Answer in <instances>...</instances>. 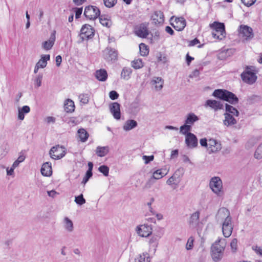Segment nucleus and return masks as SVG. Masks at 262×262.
I'll return each mask as SVG.
<instances>
[{
  "mask_svg": "<svg viewBox=\"0 0 262 262\" xmlns=\"http://www.w3.org/2000/svg\"><path fill=\"white\" fill-rule=\"evenodd\" d=\"M212 96L221 100L235 105L238 102V99L233 93L224 89H216L214 91Z\"/></svg>",
  "mask_w": 262,
  "mask_h": 262,
  "instance_id": "1",
  "label": "nucleus"
},
{
  "mask_svg": "<svg viewBox=\"0 0 262 262\" xmlns=\"http://www.w3.org/2000/svg\"><path fill=\"white\" fill-rule=\"evenodd\" d=\"M226 245V239L220 238L215 242L211 246V256L214 261L220 260Z\"/></svg>",
  "mask_w": 262,
  "mask_h": 262,
  "instance_id": "2",
  "label": "nucleus"
},
{
  "mask_svg": "<svg viewBox=\"0 0 262 262\" xmlns=\"http://www.w3.org/2000/svg\"><path fill=\"white\" fill-rule=\"evenodd\" d=\"M209 186L212 191L219 196L223 194L222 181L220 178L214 177L210 181Z\"/></svg>",
  "mask_w": 262,
  "mask_h": 262,
  "instance_id": "3",
  "label": "nucleus"
},
{
  "mask_svg": "<svg viewBox=\"0 0 262 262\" xmlns=\"http://www.w3.org/2000/svg\"><path fill=\"white\" fill-rule=\"evenodd\" d=\"M66 154V148L59 145L52 147L49 151L51 158L55 160L61 159L65 156Z\"/></svg>",
  "mask_w": 262,
  "mask_h": 262,
  "instance_id": "4",
  "label": "nucleus"
},
{
  "mask_svg": "<svg viewBox=\"0 0 262 262\" xmlns=\"http://www.w3.org/2000/svg\"><path fill=\"white\" fill-rule=\"evenodd\" d=\"M95 34L94 28L88 24L83 25L81 30L80 36L82 40H88L92 38Z\"/></svg>",
  "mask_w": 262,
  "mask_h": 262,
  "instance_id": "5",
  "label": "nucleus"
},
{
  "mask_svg": "<svg viewBox=\"0 0 262 262\" xmlns=\"http://www.w3.org/2000/svg\"><path fill=\"white\" fill-rule=\"evenodd\" d=\"M221 225L223 235L225 237H229L231 235L233 229L232 218L226 219L222 222Z\"/></svg>",
  "mask_w": 262,
  "mask_h": 262,
  "instance_id": "6",
  "label": "nucleus"
},
{
  "mask_svg": "<svg viewBox=\"0 0 262 262\" xmlns=\"http://www.w3.org/2000/svg\"><path fill=\"white\" fill-rule=\"evenodd\" d=\"M100 14V10L96 6H88L85 8L84 15L89 19H95Z\"/></svg>",
  "mask_w": 262,
  "mask_h": 262,
  "instance_id": "7",
  "label": "nucleus"
},
{
  "mask_svg": "<svg viewBox=\"0 0 262 262\" xmlns=\"http://www.w3.org/2000/svg\"><path fill=\"white\" fill-rule=\"evenodd\" d=\"M239 35L246 40H251L254 37L252 29L247 26L242 25L238 29Z\"/></svg>",
  "mask_w": 262,
  "mask_h": 262,
  "instance_id": "8",
  "label": "nucleus"
},
{
  "mask_svg": "<svg viewBox=\"0 0 262 262\" xmlns=\"http://www.w3.org/2000/svg\"><path fill=\"white\" fill-rule=\"evenodd\" d=\"M103 56L107 61H115L117 59L118 52L114 49L107 47L103 51Z\"/></svg>",
  "mask_w": 262,
  "mask_h": 262,
  "instance_id": "9",
  "label": "nucleus"
},
{
  "mask_svg": "<svg viewBox=\"0 0 262 262\" xmlns=\"http://www.w3.org/2000/svg\"><path fill=\"white\" fill-rule=\"evenodd\" d=\"M152 231L151 226L146 224L138 226L136 228L137 233L142 237H148L151 234Z\"/></svg>",
  "mask_w": 262,
  "mask_h": 262,
  "instance_id": "10",
  "label": "nucleus"
},
{
  "mask_svg": "<svg viewBox=\"0 0 262 262\" xmlns=\"http://www.w3.org/2000/svg\"><path fill=\"white\" fill-rule=\"evenodd\" d=\"M222 149V145L220 142H218L214 139H210L208 140V146L207 151L208 154L216 152Z\"/></svg>",
  "mask_w": 262,
  "mask_h": 262,
  "instance_id": "11",
  "label": "nucleus"
},
{
  "mask_svg": "<svg viewBox=\"0 0 262 262\" xmlns=\"http://www.w3.org/2000/svg\"><path fill=\"white\" fill-rule=\"evenodd\" d=\"M135 34L141 38H146L149 34L148 25L146 24H141L135 28Z\"/></svg>",
  "mask_w": 262,
  "mask_h": 262,
  "instance_id": "12",
  "label": "nucleus"
},
{
  "mask_svg": "<svg viewBox=\"0 0 262 262\" xmlns=\"http://www.w3.org/2000/svg\"><path fill=\"white\" fill-rule=\"evenodd\" d=\"M185 143L189 148H194L198 145V139L195 135L188 133L185 136Z\"/></svg>",
  "mask_w": 262,
  "mask_h": 262,
  "instance_id": "13",
  "label": "nucleus"
},
{
  "mask_svg": "<svg viewBox=\"0 0 262 262\" xmlns=\"http://www.w3.org/2000/svg\"><path fill=\"white\" fill-rule=\"evenodd\" d=\"M241 78L243 81L249 84L254 83L257 79L255 74L249 71L243 72L241 74Z\"/></svg>",
  "mask_w": 262,
  "mask_h": 262,
  "instance_id": "14",
  "label": "nucleus"
},
{
  "mask_svg": "<svg viewBox=\"0 0 262 262\" xmlns=\"http://www.w3.org/2000/svg\"><path fill=\"white\" fill-rule=\"evenodd\" d=\"M205 106L209 107L214 111L223 110L224 108V105L221 101L211 99L207 100L206 101Z\"/></svg>",
  "mask_w": 262,
  "mask_h": 262,
  "instance_id": "15",
  "label": "nucleus"
},
{
  "mask_svg": "<svg viewBox=\"0 0 262 262\" xmlns=\"http://www.w3.org/2000/svg\"><path fill=\"white\" fill-rule=\"evenodd\" d=\"M110 110L114 118L119 120L121 117L120 105L118 102H113L109 105Z\"/></svg>",
  "mask_w": 262,
  "mask_h": 262,
  "instance_id": "16",
  "label": "nucleus"
},
{
  "mask_svg": "<svg viewBox=\"0 0 262 262\" xmlns=\"http://www.w3.org/2000/svg\"><path fill=\"white\" fill-rule=\"evenodd\" d=\"M216 220L217 222L221 221L223 222L227 218H232L230 216V211L229 210L226 208H220L216 214Z\"/></svg>",
  "mask_w": 262,
  "mask_h": 262,
  "instance_id": "17",
  "label": "nucleus"
},
{
  "mask_svg": "<svg viewBox=\"0 0 262 262\" xmlns=\"http://www.w3.org/2000/svg\"><path fill=\"white\" fill-rule=\"evenodd\" d=\"M173 27L177 31H182L186 25V22L184 17L176 18L172 24Z\"/></svg>",
  "mask_w": 262,
  "mask_h": 262,
  "instance_id": "18",
  "label": "nucleus"
},
{
  "mask_svg": "<svg viewBox=\"0 0 262 262\" xmlns=\"http://www.w3.org/2000/svg\"><path fill=\"white\" fill-rule=\"evenodd\" d=\"M56 31H54L51 34L50 39L48 40L42 42V48L46 50H50L54 44L56 38Z\"/></svg>",
  "mask_w": 262,
  "mask_h": 262,
  "instance_id": "19",
  "label": "nucleus"
},
{
  "mask_svg": "<svg viewBox=\"0 0 262 262\" xmlns=\"http://www.w3.org/2000/svg\"><path fill=\"white\" fill-rule=\"evenodd\" d=\"M150 83L155 86L156 91H159L163 87L164 80L160 77H154Z\"/></svg>",
  "mask_w": 262,
  "mask_h": 262,
  "instance_id": "20",
  "label": "nucleus"
},
{
  "mask_svg": "<svg viewBox=\"0 0 262 262\" xmlns=\"http://www.w3.org/2000/svg\"><path fill=\"white\" fill-rule=\"evenodd\" d=\"M151 19L155 24H162L164 21L163 13L160 11H156L151 16Z\"/></svg>",
  "mask_w": 262,
  "mask_h": 262,
  "instance_id": "21",
  "label": "nucleus"
},
{
  "mask_svg": "<svg viewBox=\"0 0 262 262\" xmlns=\"http://www.w3.org/2000/svg\"><path fill=\"white\" fill-rule=\"evenodd\" d=\"M224 115L225 117V119L223 120L224 125L229 126L236 124L237 121L232 115L225 113Z\"/></svg>",
  "mask_w": 262,
  "mask_h": 262,
  "instance_id": "22",
  "label": "nucleus"
},
{
  "mask_svg": "<svg viewBox=\"0 0 262 262\" xmlns=\"http://www.w3.org/2000/svg\"><path fill=\"white\" fill-rule=\"evenodd\" d=\"M168 172V170L166 168H162L156 170L154 172L152 177L149 180V182H151L153 179L158 180L163 178L166 176Z\"/></svg>",
  "mask_w": 262,
  "mask_h": 262,
  "instance_id": "23",
  "label": "nucleus"
},
{
  "mask_svg": "<svg viewBox=\"0 0 262 262\" xmlns=\"http://www.w3.org/2000/svg\"><path fill=\"white\" fill-rule=\"evenodd\" d=\"M41 174L46 177L50 176L52 174L51 163L46 162L43 163L40 170Z\"/></svg>",
  "mask_w": 262,
  "mask_h": 262,
  "instance_id": "24",
  "label": "nucleus"
},
{
  "mask_svg": "<svg viewBox=\"0 0 262 262\" xmlns=\"http://www.w3.org/2000/svg\"><path fill=\"white\" fill-rule=\"evenodd\" d=\"M199 120V118L193 113H188L186 117L185 123L191 126Z\"/></svg>",
  "mask_w": 262,
  "mask_h": 262,
  "instance_id": "25",
  "label": "nucleus"
},
{
  "mask_svg": "<svg viewBox=\"0 0 262 262\" xmlns=\"http://www.w3.org/2000/svg\"><path fill=\"white\" fill-rule=\"evenodd\" d=\"M200 213L198 211L193 213L190 216L189 223L192 228H195L199 222Z\"/></svg>",
  "mask_w": 262,
  "mask_h": 262,
  "instance_id": "26",
  "label": "nucleus"
},
{
  "mask_svg": "<svg viewBox=\"0 0 262 262\" xmlns=\"http://www.w3.org/2000/svg\"><path fill=\"white\" fill-rule=\"evenodd\" d=\"M110 148L108 146L97 147L95 152L97 156L99 157H103L105 156L109 152Z\"/></svg>",
  "mask_w": 262,
  "mask_h": 262,
  "instance_id": "27",
  "label": "nucleus"
},
{
  "mask_svg": "<svg viewBox=\"0 0 262 262\" xmlns=\"http://www.w3.org/2000/svg\"><path fill=\"white\" fill-rule=\"evenodd\" d=\"M63 227L68 232H72L74 230L73 222L68 217H65L63 219Z\"/></svg>",
  "mask_w": 262,
  "mask_h": 262,
  "instance_id": "28",
  "label": "nucleus"
},
{
  "mask_svg": "<svg viewBox=\"0 0 262 262\" xmlns=\"http://www.w3.org/2000/svg\"><path fill=\"white\" fill-rule=\"evenodd\" d=\"M95 77L98 80L104 81L107 78V72L104 69L97 70L95 73Z\"/></svg>",
  "mask_w": 262,
  "mask_h": 262,
  "instance_id": "29",
  "label": "nucleus"
},
{
  "mask_svg": "<svg viewBox=\"0 0 262 262\" xmlns=\"http://www.w3.org/2000/svg\"><path fill=\"white\" fill-rule=\"evenodd\" d=\"M137 125L136 121L132 119L128 120L125 122L123 128L125 131H128L137 127Z\"/></svg>",
  "mask_w": 262,
  "mask_h": 262,
  "instance_id": "30",
  "label": "nucleus"
},
{
  "mask_svg": "<svg viewBox=\"0 0 262 262\" xmlns=\"http://www.w3.org/2000/svg\"><path fill=\"white\" fill-rule=\"evenodd\" d=\"M50 59L49 54L42 55L39 60L36 63L40 68H44L47 66V61Z\"/></svg>",
  "mask_w": 262,
  "mask_h": 262,
  "instance_id": "31",
  "label": "nucleus"
},
{
  "mask_svg": "<svg viewBox=\"0 0 262 262\" xmlns=\"http://www.w3.org/2000/svg\"><path fill=\"white\" fill-rule=\"evenodd\" d=\"M64 110L67 113H72L75 110L74 102L71 99H67L64 104Z\"/></svg>",
  "mask_w": 262,
  "mask_h": 262,
  "instance_id": "32",
  "label": "nucleus"
},
{
  "mask_svg": "<svg viewBox=\"0 0 262 262\" xmlns=\"http://www.w3.org/2000/svg\"><path fill=\"white\" fill-rule=\"evenodd\" d=\"M132 70L129 67H124L121 73V78L127 80L130 78Z\"/></svg>",
  "mask_w": 262,
  "mask_h": 262,
  "instance_id": "33",
  "label": "nucleus"
},
{
  "mask_svg": "<svg viewBox=\"0 0 262 262\" xmlns=\"http://www.w3.org/2000/svg\"><path fill=\"white\" fill-rule=\"evenodd\" d=\"M77 133L78 137L82 142H84L88 140L89 135L84 128L79 129Z\"/></svg>",
  "mask_w": 262,
  "mask_h": 262,
  "instance_id": "34",
  "label": "nucleus"
},
{
  "mask_svg": "<svg viewBox=\"0 0 262 262\" xmlns=\"http://www.w3.org/2000/svg\"><path fill=\"white\" fill-rule=\"evenodd\" d=\"M150 257L147 253L140 254L135 258V262H150Z\"/></svg>",
  "mask_w": 262,
  "mask_h": 262,
  "instance_id": "35",
  "label": "nucleus"
},
{
  "mask_svg": "<svg viewBox=\"0 0 262 262\" xmlns=\"http://www.w3.org/2000/svg\"><path fill=\"white\" fill-rule=\"evenodd\" d=\"M225 110L226 113H229L232 116L237 117L239 115V112L235 107L227 103L225 105Z\"/></svg>",
  "mask_w": 262,
  "mask_h": 262,
  "instance_id": "36",
  "label": "nucleus"
},
{
  "mask_svg": "<svg viewBox=\"0 0 262 262\" xmlns=\"http://www.w3.org/2000/svg\"><path fill=\"white\" fill-rule=\"evenodd\" d=\"M213 27L214 28L213 31L225 33V28L223 23H214V24H213Z\"/></svg>",
  "mask_w": 262,
  "mask_h": 262,
  "instance_id": "37",
  "label": "nucleus"
},
{
  "mask_svg": "<svg viewBox=\"0 0 262 262\" xmlns=\"http://www.w3.org/2000/svg\"><path fill=\"white\" fill-rule=\"evenodd\" d=\"M191 129V127L190 125L185 123L184 125L180 127V132L182 134L185 135L186 136L187 134L190 133L189 132Z\"/></svg>",
  "mask_w": 262,
  "mask_h": 262,
  "instance_id": "38",
  "label": "nucleus"
},
{
  "mask_svg": "<svg viewBox=\"0 0 262 262\" xmlns=\"http://www.w3.org/2000/svg\"><path fill=\"white\" fill-rule=\"evenodd\" d=\"M131 65L133 68L135 69H139L143 67L142 61L140 59H135L131 62Z\"/></svg>",
  "mask_w": 262,
  "mask_h": 262,
  "instance_id": "39",
  "label": "nucleus"
},
{
  "mask_svg": "<svg viewBox=\"0 0 262 262\" xmlns=\"http://www.w3.org/2000/svg\"><path fill=\"white\" fill-rule=\"evenodd\" d=\"M90 96L88 94H81L79 95V99L81 103L86 104L89 102Z\"/></svg>",
  "mask_w": 262,
  "mask_h": 262,
  "instance_id": "40",
  "label": "nucleus"
},
{
  "mask_svg": "<svg viewBox=\"0 0 262 262\" xmlns=\"http://www.w3.org/2000/svg\"><path fill=\"white\" fill-rule=\"evenodd\" d=\"M180 171V169H178L174 174L170 177L166 181V184L168 185H171L174 184V182L176 181V179L177 178L178 172Z\"/></svg>",
  "mask_w": 262,
  "mask_h": 262,
  "instance_id": "41",
  "label": "nucleus"
},
{
  "mask_svg": "<svg viewBox=\"0 0 262 262\" xmlns=\"http://www.w3.org/2000/svg\"><path fill=\"white\" fill-rule=\"evenodd\" d=\"M140 52L142 56H146L148 54V50L147 47L143 43L139 45Z\"/></svg>",
  "mask_w": 262,
  "mask_h": 262,
  "instance_id": "42",
  "label": "nucleus"
},
{
  "mask_svg": "<svg viewBox=\"0 0 262 262\" xmlns=\"http://www.w3.org/2000/svg\"><path fill=\"white\" fill-rule=\"evenodd\" d=\"M74 201L75 203L79 205H82L85 203V200L83 198V195L82 194H81L78 196H76L75 197Z\"/></svg>",
  "mask_w": 262,
  "mask_h": 262,
  "instance_id": "43",
  "label": "nucleus"
},
{
  "mask_svg": "<svg viewBox=\"0 0 262 262\" xmlns=\"http://www.w3.org/2000/svg\"><path fill=\"white\" fill-rule=\"evenodd\" d=\"M212 35L213 38L219 40H222L225 37V33H221L217 31H212Z\"/></svg>",
  "mask_w": 262,
  "mask_h": 262,
  "instance_id": "44",
  "label": "nucleus"
},
{
  "mask_svg": "<svg viewBox=\"0 0 262 262\" xmlns=\"http://www.w3.org/2000/svg\"><path fill=\"white\" fill-rule=\"evenodd\" d=\"M254 157L256 159L262 158V143L258 146V147L256 149L254 154Z\"/></svg>",
  "mask_w": 262,
  "mask_h": 262,
  "instance_id": "45",
  "label": "nucleus"
},
{
  "mask_svg": "<svg viewBox=\"0 0 262 262\" xmlns=\"http://www.w3.org/2000/svg\"><path fill=\"white\" fill-rule=\"evenodd\" d=\"M149 244L150 245V248H153V250L156 251V248L158 245L157 238L155 237H151L149 241Z\"/></svg>",
  "mask_w": 262,
  "mask_h": 262,
  "instance_id": "46",
  "label": "nucleus"
},
{
  "mask_svg": "<svg viewBox=\"0 0 262 262\" xmlns=\"http://www.w3.org/2000/svg\"><path fill=\"white\" fill-rule=\"evenodd\" d=\"M43 75L41 74H39L37 75L34 79L35 84L37 88H38L41 85V81L42 79Z\"/></svg>",
  "mask_w": 262,
  "mask_h": 262,
  "instance_id": "47",
  "label": "nucleus"
},
{
  "mask_svg": "<svg viewBox=\"0 0 262 262\" xmlns=\"http://www.w3.org/2000/svg\"><path fill=\"white\" fill-rule=\"evenodd\" d=\"M194 239L192 236H190L187 241V242L186 245V249L187 250H191L193 247V242Z\"/></svg>",
  "mask_w": 262,
  "mask_h": 262,
  "instance_id": "48",
  "label": "nucleus"
},
{
  "mask_svg": "<svg viewBox=\"0 0 262 262\" xmlns=\"http://www.w3.org/2000/svg\"><path fill=\"white\" fill-rule=\"evenodd\" d=\"M99 171L102 173L104 176H108L109 173V168L106 165L100 166L99 168Z\"/></svg>",
  "mask_w": 262,
  "mask_h": 262,
  "instance_id": "49",
  "label": "nucleus"
},
{
  "mask_svg": "<svg viewBox=\"0 0 262 262\" xmlns=\"http://www.w3.org/2000/svg\"><path fill=\"white\" fill-rule=\"evenodd\" d=\"M104 5L107 8L114 7L117 2V0H103Z\"/></svg>",
  "mask_w": 262,
  "mask_h": 262,
  "instance_id": "50",
  "label": "nucleus"
},
{
  "mask_svg": "<svg viewBox=\"0 0 262 262\" xmlns=\"http://www.w3.org/2000/svg\"><path fill=\"white\" fill-rule=\"evenodd\" d=\"M154 201H155L154 198H151L150 199L149 202H148L147 203V206L148 207V209L149 211L150 212V214L151 215H154V214H156V211L154 210V209L151 207V205L154 203Z\"/></svg>",
  "mask_w": 262,
  "mask_h": 262,
  "instance_id": "51",
  "label": "nucleus"
},
{
  "mask_svg": "<svg viewBox=\"0 0 262 262\" xmlns=\"http://www.w3.org/2000/svg\"><path fill=\"white\" fill-rule=\"evenodd\" d=\"M100 23L104 26L109 27L111 25V21L106 18H102V16L100 17Z\"/></svg>",
  "mask_w": 262,
  "mask_h": 262,
  "instance_id": "52",
  "label": "nucleus"
},
{
  "mask_svg": "<svg viewBox=\"0 0 262 262\" xmlns=\"http://www.w3.org/2000/svg\"><path fill=\"white\" fill-rule=\"evenodd\" d=\"M142 159L144 161L145 164H147L150 162L154 160V155H151L150 156H143Z\"/></svg>",
  "mask_w": 262,
  "mask_h": 262,
  "instance_id": "53",
  "label": "nucleus"
},
{
  "mask_svg": "<svg viewBox=\"0 0 262 262\" xmlns=\"http://www.w3.org/2000/svg\"><path fill=\"white\" fill-rule=\"evenodd\" d=\"M109 96L111 99L114 100L118 99L119 94L115 91H112L109 93Z\"/></svg>",
  "mask_w": 262,
  "mask_h": 262,
  "instance_id": "54",
  "label": "nucleus"
},
{
  "mask_svg": "<svg viewBox=\"0 0 262 262\" xmlns=\"http://www.w3.org/2000/svg\"><path fill=\"white\" fill-rule=\"evenodd\" d=\"M230 246L232 250L235 252L237 249V240L236 238H234L232 240Z\"/></svg>",
  "mask_w": 262,
  "mask_h": 262,
  "instance_id": "55",
  "label": "nucleus"
},
{
  "mask_svg": "<svg viewBox=\"0 0 262 262\" xmlns=\"http://www.w3.org/2000/svg\"><path fill=\"white\" fill-rule=\"evenodd\" d=\"M74 10L75 13L76 18H79L82 12V8H75Z\"/></svg>",
  "mask_w": 262,
  "mask_h": 262,
  "instance_id": "56",
  "label": "nucleus"
},
{
  "mask_svg": "<svg viewBox=\"0 0 262 262\" xmlns=\"http://www.w3.org/2000/svg\"><path fill=\"white\" fill-rule=\"evenodd\" d=\"M242 2L246 6L249 7L254 4L256 0H241Z\"/></svg>",
  "mask_w": 262,
  "mask_h": 262,
  "instance_id": "57",
  "label": "nucleus"
},
{
  "mask_svg": "<svg viewBox=\"0 0 262 262\" xmlns=\"http://www.w3.org/2000/svg\"><path fill=\"white\" fill-rule=\"evenodd\" d=\"M200 144L202 146L205 147L207 148L208 146V141L206 138L201 139L200 141Z\"/></svg>",
  "mask_w": 262,
  "mask_h": 262,
  "instance_id": "58",
  "label": "nucleus"
},
{
  "mask_svg": "<svg viewBox=\"0 0 262 262\" xmlns=\"http://www.w3.org/2000/svg\"><path fill=\"white\" fill-rule=\"evenodd\" d=\"M20 111H21L24 114H27L30 111V107L27 105H25L21 108L18 109Z\"/></svg>",
  "mask_w": 262,
  "mask_h": 262,
  "instance_id": "59",
  "label": "nucleus"
},
{
  "mask_svg": "<svg viewBox=\"0 0 262 262\" xmlns=\"http://www.w3.org/2000/svg\"><path fill=\"white\" fill-rule=\"evenodd\" d=\"M199 71L196 69L193 71V72L190 75L189 77L190 78L196 77L199 76Z\"/></svg>",
  "mask_w": 262,
  "mask_h": 262,
  "instance_id": "60",
  "label": "nucleus"
},
{
  "mask_svg": "<svg viewBox=\"0 0 262 262\" xmlns=\"http://www.w3.org/2000/svg\"><path fill=\"white\" fill-rule=\"evenodd\" d=\"M179 151L178 149L173 150L171 151V155H170V158L171 159H174L175 158H177L178 156Z\"/></svg>",
  "mask_w": 262,
  "mask_h": 262,
  "instance_id": "61",
  "label": "nucleus"
},
{
  "mask_svg": "<svg viewBox=\"0 0 262 262\" xmlns=\"http://www.w3.org/2000/svg\"><path fill=\"white\" fill-rule=\"evenodd\" d=\"M14 169L15 168H13L12 166L10 169L9 168V167H7L6 168L7 174L8 176H12L14 174Z\"/></svg>",
  "mask_w": 262,
  "mask_h": 262,
  "instance_id": "62",
  "label": "nucleus"
},
{
  "mask_svg": "<svg viewBox=\"0 0 262 262\" xmlns=\"http://www.w3.org/2000/svg\"><path fill=\"white\" fill-rule=\"evenodd\" d=\"M62 61V58L60 55H58L56 57V63L57 67H59Z\"/></svg>",
  "mask_w": 262,
  "mask_h": 262,
  "instance_id": "63",
  "label": "nucleus"
},
{
  "mask_svg": "<svg viewBox=\"0 0 262 262\" xmlns=\"http://www.w3.org/2000/svg\"><path fill=\"white\" fill-rule=\"evenodd\" d=\"M199 43H200V41L197 38H195L190 41L189 46H194Z\"/></svg>",
  "mask_w": 262,
  "mask_h": 262,
  "instance_id": "64",
  "label": "nucleus"
}]
</instances>
